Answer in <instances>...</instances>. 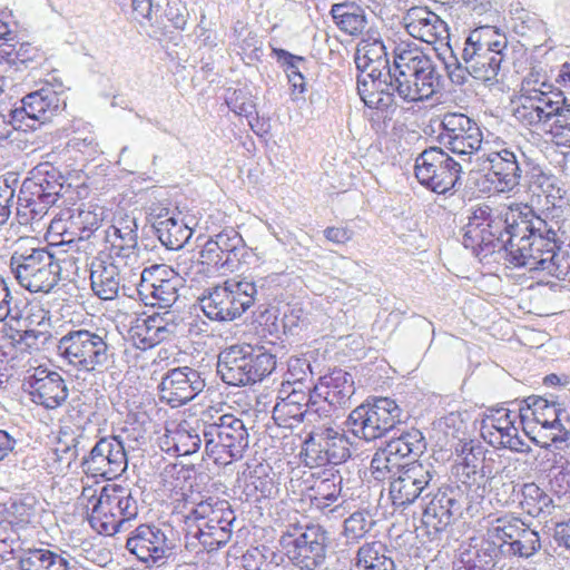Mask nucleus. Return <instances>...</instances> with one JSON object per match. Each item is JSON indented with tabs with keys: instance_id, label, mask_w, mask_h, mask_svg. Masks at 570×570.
Segmentation results:
<instances>
[{
	"instance_id": "f257e3e1",
	"label": "nucleus",
	"mask_w": 570,
	"mask_h": 570,
	"mask_svg": "<svg viewBox=\"0 0 570 570\" xmlns=\"http://www.w3.org/2000/svg\"><path fill=\"white\" fill-rule=\"evenodd\" d=\"M514 222V232H511L508 240L505 263L549 275L560 252L570 248V222H547L529 206L520 207Z\"/></svg>"
},
{
	"instance_id": "f03ea898",
	"label": "nucleus",
	"mask_w": 570,
	"mask_h": 570,
	"mask_svg": "<svg viewBox=\"0 0 570 570\" xmlns=\"http://www.w3.org/2000/svg\"><path fill=\"white\" fill-rule=\"evenodd\" d=\"M507 50L505 36L500 35L493 27L482 26L470 31L465 38L461 58L450 49V55L442 60L454 85L465 83L468 76L482 81H492L499 75Z\"/></svg>"
},
{
	"instance_id": "7ed1b4c3",
	"label": "nucleus",
	"mask_w": 570,
	"mask_h": 570,
	"mask_svg": "<svg viewBox=\"0 0 570 570\" xmlns=\"http://www.w3.org/2000/svg\"><path fill=\"white\" fill-rule=\"evenodd\" d=\"M393 52L394 68L389 69L390 88L403 102L429 100L440 82L432 58L406 42L397 45Z\"/></svg>"
},
{
	"instance_id": "20e7f679",
	"label": "nucleus",
	"mask_w": 570,
	"mask_h": 570,
	"mask_svg": "<svg viewBox=\"0 0 570 570\" xmlns=\"http://www.w3.org/2000/svg\"><path fill=\"white\" fill-rule=\"evenodd\" d=\"M139 491L120 484H106L99 491L82 489L80 500L90 525L100 534L112 535L135 520L139 512Z\"/></svg>"
},
{
	"instance_id": "39448f33",
	"label": "nucleus",
	"mask_w": 570,
	"mask_h": 570,
	"mask_svg": "<svg viewBox=\"0 0 570 570\" xmlns=\"http://www.w3.org/2000/svg\"><path fill=\"white\" fill-rule=\"evenodd\" d=\"M72 186L51 163H40L29 171L22 181L17 216L21 225L39 222L59 199L69 197Z\"/></svg>"
},
{
	"instance_id": "423d86ee",
	"label": "nucleus",
	"mask_w": 570,
	"mask_h": 570,
	"mask_svg": "<svg viewBox=\"0 0 570 570\" xmlns=\"http://www.w3.org/2000/svg\"><path fill=\"white\" fill-rule=\"evenodd\" d=\"M519 209L515 207L499 212L488 205L476 207L463 227L462 245L475 256L487 257L498 252L504 258Z\"/></svg>"
},
{
	"instance_id": "0eeeda50",
	"label": "nucleus",
	"mask_w": 570,
	"mask_h": 570,
	"mask_svg": "<svg viewBox=\"0 0 570 570\" xmlns=\"http://www.w3.org/2000/svg\"><path fill=\"white\" fill-rule=\"evenodd\" d=\"M276 364V356L264 346L235 344L219 353L217 373L228 385L245 386L263 381Z\"/></svg>"
},
{
	"instance_id": "6e6552de",
	"label": "nucleus",
	"mask_w": 570,
	"mask_h": 570,
	"mask_svg": "<svg viewBox=\"0 0 570 570\" xmlns=\"http://www.w3.org/2000/svg\"><path fill=\"white\" fill-rule=\"evenodd\" d=\"M57 348L68 364L83 373H102L114 363L115 348L106 333L72 330L59 340Z\"/></svg>"
},
{
	"instance_id": "1a4fd4ad",
	"label": "nucleus",
	"mask_w": 570,
	"mask_h": 570,
	"mask_svg": "<svg viewBox=\"0 0 570 570\" xmlns=\"http://www.w3.org/2000/svg\"><path fill=\"white\" fill-rule=\"evenodd\" d=\"M490 164L492 183L500 193H512L543 175L542 168L525 155L518 145L498 144L497 149L483 154Z\"/></svg>"
},
{
	"instance_id": "9d476101",
	"label": "nucleus",
	"mask_w": 570,
	"mask_h": 570,
	"mask_svg": "<svg viewBox=\"0 0 570 570\" xmlns=\"http://www.w3.org/2000/svg\"><path fill=\"white\" fill-rule=\"evenodd\" d=\"M261 296L262 287L256 282L229 278L204 295L199 305L209 320L230 322L240 317Z\"/></svg>"
},
{
	"instance_id": "9b49d317",
	"label": "nucleus",
	"mask_w": 570,
	"mask_h": 570,
	"mask_svg": "<svg viewBox=\"0 0 570 570\" xmlns=\"http://www.w3.org/2000/svg\"><path fill=\"white\" fill-rule=\"evenodd\" d=\"M203 438L206 454L217 465H227L244 458L249 434L242 419L222 414L204 425Z\"/></svg>"
},
{
	"instance_id": "f8f14e48",
	"label": "nucleus",
	"mask_w": 570,
	"mask_h": 570,
	"mask_svg": "<svg viewBox=\"0 0 570 570\" xmlns=\"http://www.w3.org/2000/svg\"><path fill=\"white\" fill-rule=\"evenodd\" d=\"M279 543L291 562L301 570H316L326 560L328 537L320 524H291Z\"/></svg>"
},
{
	"instance_id": "ddd939ff",
	"label": "nucleus",
	"mask_w": 570,
	"mask_h": 570,
	"mask_svg": "<svg viewBox=\"0 0 570 570\" xmlns=\"http://www.w3.org/2000/svg\"><path fill=\"white\" fill-rule=\"evenodd\" d=\"M9 266L19 285L31 293H49L60 278L59 262L46 248L14 252Z\"/></svg>"
},
{
	"instance_id": "4468645a",
	"label": "nucleus",
	"mask_w": 570,
	"mask_h": 570,
	"mask_svg": "<svg viewBox=\"0 0 570 570\" xmlns=\"http://www.w3.org/2000/svg\"><path fill=\"white\" fill-rule=\"evenodd\" d=\"M402 422V409L390 397H377L373 403L361 404L346 419L350 432L366 442L392 431Z\"/></svg>"
},
{
	"instance_id": "2eb2a0df",
	"label": "nucleus",
	"mask_w": 570,
	"mask_h": 570,
	"mask_svg": "<svg viewBox=\"0 0 570 570\" xmlns=\"http://www.w3.org/2000/svg\"><path fill=\"white\" fill-rule=\"evenodd\" d=\"M303 454L309 468H336L351 459V442L343 429L315 426L303 442Z\"/></svg>"
},
{
	"instance_id": "dca6fc26",
	"label": "nucleus",
	"mask_w": 570,
	"mask_h": 570,
	"mask_svg": "<svg viewBox=\"0 0 570 570\" xmlns=\"http://www.w3.org/2000/svg\"><path fill=\"white\" fill-rule=\"evenodd\" d=\"M419 183L436 194H446L461 187L462 166L442 147H430L415 159Z\"/></svg>"
},
{
	"instance_id": "f3484780",
	"label": "nucleus",
	"mask_w": 570,
	"mask_h": 570,
	"mask_svg": "<svg viewBox=\"0 0 570 570\" xmlns=\"http://www.w3.org/2000/svg\"><path fill=\"white\" fill-rule=\"evenodd\" d=\"M173 530L166 524L144 523L135 528L127 541L126 549L137 560L155 566L165 563L175 552L176 543Z\"/></svg>"
},
{
	"instance_id": "a211bd4d",
	"label": "nucleus",
	"mask_w": 570,
	"mask_h": 570,
	"mask_svg": "<svg viewBox=\"0 0 570 570\" xmlns=\"http://www.w3.org/2000/svg\"><path fill=\"white\" fill-rule=\"evenodd\" d=\"M438 142L459 156H471L480 150L483 135L479 124L462 112H445L440 116Z\"/></svg>"
},
{
	"instance_id": "6ab92c4d",
	"label": "nucleus",
	"mask_w": 570,
	"mask_h": 570,
	"mask_svg": "<svg viewBox=\"0 0 570 570\" xmlns=\"http://www.w3.org/2000/svg\"><path fill=\"white\" fill-rule=\"evenodd\" d=\"M465 503V490L460 485H444L432 494L422 513V524L431 540L439 539L449 529Z\"/></svg>"
},
{
	"instance_id": "aec40b11",
	"label": "nucleus",
	"mask_w": 570,
	"mask_h": 570,
	"mask_svg": "<svg viewBox=\"0 0 570 570\" xmlns=\"http://www.w3.org/2000/svg\"><path fill=\"white\" fill-rule=\"evenodd\" d=\"M252 256V249L247 247L242 235L232 227L210 237L200 250L204 263L215 272H234L240 264H248Z\"/></svg>"
},
{
	"instance_id": "412c9836",
	"label": "nucleus",
	"mask_w": 570,
	"mask_h": 570,
	"mask_svg": "<svg viewBox=\"0 0 570 570\" xmlns=\"http://www.w3.org/2000/svg\"><path fill=\"white\" fill-rule=\"evenodd\" d=\"M325 412L314 400L311 386L281 385L273 419L278 426L293 428L304 421L312 423Z\"/></svg>"
},
{
	"instance_id": "4be33fe9",
	"label": "nucleus",
	"mask_w": 570,
	"mask_h": 570,
	"mask_svg": "<svg viewBox=\"0 0 570 570\" xmlns=\"http://www.w3.org/2000/svg\"><path fill=\"white\" fill-rule=\"evenodd\" d=\"M87 475L112 480L127 470V454L119 436L99 439L88 454L81 459Z\"/></svg>"
},
{
	"instance_id": "5701e85b",
	"label": "nucleus",
	"mask_w": 570,
	"mask_h": 570,
	"mask_svg": "<svg viewBox=\"0 0 570 570\" xmlns=\"http://www.w3.org/2000/svg\"><path fill=\"white\" fill-rule=\"evenodd\" d=\"M104 209L98 206L66 207L52 218L50 229L60 234L66 243L88 240L96 236L102 223Z\"/></svg>"
},
{
	"instance_id": "b1692460",
	"label": "nucleus",
	"mask_w": 570,
	"mask_h": 570,
	"mask_svg": "<svg viewBox=\"0 0 570 570\" xmlns=\"http://www.w3.org/2000/svg\"><path fill=\"white\" fill-rule=\"evenodd\" d=\"M185 327L178 316L167 311L137 318L129 330V337L136 348L146 351L164 341L184 336Z\"/></svg>"
},
{
	"instance_id": "393cba45",
	"label": "nucleus",
	"mask_w": 570,
	"mask_h": 570,
	"mask_svg": "<svg viewBox=\"0 0 570 570\" xmlns=\"http://www.w3.org/2000/svg\"><path fill=\"white\" fill-rule=\"evenodd\" d=\"M517 417L519 414L515 411L504 406L487 409L480 426L482 438L494 448L524 452L525 444L515 426Z\"/></svg>"
},
{
	"instance_id": "a878e982",
	"label": "nucleus",
	"mask_w": 570,
	"mask_h": 570,
	"mask_svg": "<svg viewBox=\"0 0 570 570\" xmlns=\"http://www.w3.org/2000/svg\"><path fill=\"white\" fill-rule=\"evenodd\" d=\"M436 476L431 463L413 461L390 482V498L396 508H405L414 503L421 493L430 487Z\"/></svg>"
},
{
	"instance_id": "bb28decb",
	"label": "nucleus",
	"mask_w": 570,
	"mask_h": 570,
	"mask_svg": "<svg viewBox=\"0 0 570 570\" xmlns=\"http://www.w3.org/2000/svg\"><path fill=\"white\" fill-rule=\"evenodd\" d=\"M311 389L320 407L326 410L322 417H330L337 409L348 406L355 392L353 376L342 368H334L320 376Z\"/></svg>"
},
{
	"instance_id": "cd10ccee",
	"label": "nucleus",
	"mask_w": 570,
	"mask_h": 570,
	"mask_svg": "<svg viewBox=\"0 0 570 570\" xmlns=\"http://www.w3.org/2000/svg\"><path fill=\"white\" fill-rule=\"evenodd\" d=\"M205 379L199 371L189 366L169 370L158 386L160 401L173 409L194 400L205 387Z\"/></svg>"
},
{
	"instance_id": "c85d7f7f",
	"label": "nucleus",
	"mask_w": 570,
	"mask_h": 570,
	"mask_svg": "<svg viewBox=\"0 0 570 570\" xmlns=\"http://www.w3.org/2000/svg\"><path fill=\"white\" fill-rule=\"evenodd\" d=\"M110 257L136 261L138 257V225L134 213L118 208L111 224L102 232Z\"/></svg>"
},
{
	"instance_id": "c756f323",
	"label": "nucleus",
	"mask_w": 570,
	"mask_h": 570,
	"mask_svg": "<svg viewBox=\"0 0 570 570\" xmlns=\"http://www.w3.org/2000/svg\"><path fill=\"white\" fill-rule=\"evenodd\" d=\"M61 104L59 95L51 88L46 87L24 96L20 106L13 108L16 122L23 125V131L35 130L38 126L47 122L56 114Z\"/></svg>"
},
{
	"instance_id": "7c9ffc66",
	"label": "nucleus",
	"mask_w": 570,
	"mask_h": 570,
	"mask_svg": "<svg viewBox=\"0 0 570 570\" xmlns=\"http://www.w3.org/2000/svg\"><path fill=\"white\" fill-rule=\"evenodd\" d=\"M527 406L519 407V417L521 421L533 420L541 424L543 429L558 430V433L551 435V444L556 449H562L560 445L567 442L570 432L562 425V419L568 414L556 402H549L540 396H529L523 401Z\"/></svg>"
},
{
	"instance_id": "2f4dec72",
	"label": "nucleus",
	"mask_w": 570,
	"mask_h": 570,
	"mask_svg": "<svg viewBox=\"0 0 570 570\" xmlns=\"http://www.w3.org/2000/svg\"><path fill=\"white\" fill-rule=\"evenodd\" d=\"M24 385L28 386L31 401L48 410L59 407L68 396V390L61 375L46 368H36Z\"/></svg>"
},
{
	"instance_id": "473e14b6",
	"label": "nucleus",
	"mask_w": 570,
	"mask_h": 570,
	"mask_svg": "<svg viewBox=\"0 0 570 570\" xmlns=\"http://www.w3.org/2000/svg\"><path fill=\"white\" fill-rule=\"evenodd\" d=\"M233 527L234 522L222 524L220 521L188 527L185 533V548L196 556L218 551L230 541Z\"/></svg>"
},
{
	"instance_id": "72a5a7b5",
	"label": "nucleus",
	"mask_w": 570,
	"mask_h": 570,
	"mask_svg": "<svg viewBox=\"0 0 570 570\" xmlns=\"http://www.w3.org/2000/svg\"><path fill=\"white\" fill-rule=\"evenodd\" d=\"M208 421L202 417L195 426L184 421L173 428H167L161 438V449L174 455H190L196 453L204 442L203 429Z\"/></svg>"
},
{
	"instance_id": "f704fd0d",
	"label": "nucleus",
	"mask_w": 570,
	"mask_h": 570,
	"mask_svg": "<svg viewBox=\"0 0 570 570\" xmlns=\"http://www.w3.org/2000/svg\"><path fill=\"white\" fill-rule=\"evenodd\" d=\"M404 23L410 36L430 45L449 38L446 23L423 7L411 8L404 17Z\"/></svg>"
},
{
	"instance_id": "c9c22d12",
	"label": "nucleus",
	"mask_w": 570,
	"mask_h": 570,
	"mask_svg": "<svg viewBox=\"0 0 570 570\" xmlns=\"http://www.w3.org/2000/svg\"><path fill=\"white\" fill-rule=\"evenodd\" d=\"M236 515L227 500L217 497H208L195 503L186 515L188 527L217 523L228 524L235 522Z\"/></svg>"
},
{
	"instance_id": "e433bc0d",
	"label": "nucleus",
	"mask_w": 570,
	"mask_h": 570,
	"mask_svg": "<svg viewBox=\"0 0 570 570\" xmlns=\"http://www.w3.org/2000/svg\"><path fill=\"white\" fill-rule=\"evenodd\" d=\"M110 256L95 257L90 264V283L94 293L101 299H114L120 286L118 266L110 261Z\"/></svg>"
},
{
	"instance_id": "4c0bfd02",
	"label": "nucleus",
	"mask_w": 570,
	"mask_h": 570,
	"mask_svg": "<svg viewBox=\"0 0 570 570\" xmlns=\"http://www.w3.org/2000/svg\"><path fill=\"white\" fill-rule=\"evenodd\" d=\"M343 476L338 469L327 468L318 473L311 487V505L317 510H325L342 497Z\"/></svg>"
},
{
	"instance_id": "58836bf2",
	"label": "nucleus",
	"mask_w": 570,
	"mask_h": 570,
	"mask_svg": "<svg viewBox=\"0 0 570 570\" xmlns=\"http://www.w3.org/2000/svg\"><path fill=\"white\" fill-rule=\"evenodd\" d=\"M498 554L493 542L483 539L479 544H469L461 551L453 570H493Z\"/></svg>"
},
{
	"instance_id": "ea45409f",
	"label": "nucleus",
	"mask_w": 570,
	"mask_h": 570,
	"mask_svg": "<svg viewBox=\"0 0 570 570\" xmlns=\"http://www.w3.org/2000/svg\"><path fill=\"white\" fill-rule=\"evenodd\" d=\"M350 570H395V563L384 543L372 541L358 548Z\"/></svg>"
},
{
	"instance_id": "a19ab883",
	"label": "nucleus",
	"mask_w": 570,
	"mask_h": 570,
	"mask_svg": "<svg viewBox=\"0 0 570 570\" xmlns=\"http://www.w3.org/2000/svg\"><path fill=\"white\" fill-rule=\"evenodd\" d=\"M331 16L336 27L348 36L361 35L367 24L364 9L355 2L333 4Z\"/></svg>"
},
{
	"instance_id": "79ce46f5",
	"label": "nucleus",
	"mask_w": 570,
	"mask_h": 570,
	"mask_svg": "<svg viewBox=\"0 0 570 570\" xmlns=\"http://www.w3.org/2000/svg\"><path fill=\"white\" fill-rule=\"evenodd\" d=\"M153 228L160 243L173 250L180 249L193 235V230L180 216L154 220Z\"/></svg>"
},
{
	"instance_id": "37998d69",
	"label": "nucleus",
	"mask_w": 570,
	"mask_h": 570,
	"mask_svg": "<svg viewBox=\"0 0 570 570\" xmlns=\"http://www.w3.org/2000/svg\"><path fill=\"white\" fill-rule=\"evenodd\" d=\"M523 521L512 514H504L489 521L484 540L493 542L495 550L503 552Z\"/></svg>"
},
{
	"instance_id": "c03bdc74",
	"label": "nucleus",
	"mask_w": 570,
	"mask_h": 570,
	"mask_svg": "<svg viewBox=\"0 0 570 570\" xmlns=\"http://www.w3.org/2000/svg\"><path fill=\"white\" fill-rule=\"evenodd\" d=\"M455 452L461 459L460 466L458 469V475L464 487L468 485V481L473 476L474 471L478 470L481 462H483L485 449L481 442L470 440L461 442L456 448Z\"/></svg>"
},
{
	"instance_id": "a18cd8bd",
	"label": "nucleus",
	"mask_w": 570,
	"mask_h": 570,
	"mask_svg": "<svg viewBox=\"0 0 570 570\" xmlns=\"http://www.w3.org/2000/svg\"><path fill=\"white\" fill-rule=\"evenodd\" d=\"M521 494L520 505L531 517H547L554 509L551 497L535 483L523 484Z\"/></svg>"
},
{
	"instance_id": "49530a36",
	"label": "nucleus",
	"mask_w": 570,
	"mask_h": 570,
	"mask_svg": "<svg viewBox=\"0 0 570 570\" xmlns=\"http://www.w3.org/2000/svg\"><path fill=\"white\" fill-rule=\"evenodd\" d=\"M521 99L522 104H534L547 111H551L557 117H561L563 105L566 104L563 92L552 89V86L546 82H542L540 88L528 90L527 94L522 95Z\"/></svg>"
},
{
	"instance_id": "de8ad7c7",
	"label": "nucleus",
	"mask_w": 570,
	"mask_h": 570,
	"mask_svg": "<svg viewBox=\"0 0 570 570\" xmlns=\"http://www.w3.org/2000/svg\"><path fill=\"white\" fill-rule=\"evenodd\" d=\"M387 452L394 453L400 460L410 455H419L425 449L424 436L417 429L404 430L386 442Z\"/></svg>"
},
{
	"instance_id": "09e8293b",
	"label": "nucleus",
	"mask_w": 570,
	"mask_h": 570,
	"mask_svg": "<svg viewBox=\"0 0 570 570\" xmlns=\"http://www.w3.org/2000/svg\"><path fill=\"white\" fill-rule=\"evenodd\" d=\"M405 468L399 456L387 452V445L379 449L370 463V471L374 480L391 482Z\"/></svg>"
},
{
	"instance_id": "8fccbe9b",
	"label": "nucleus",
	"mask_w": 570,
	"mask_h": 570,
	"mask_svg": "<svg viewBox=\"0 0 570 570\" xmlns=\"http://www.w3.org/2000/svg\"><path fill=\"white\" fill-rule=\"evenodd\" d=\"M0 47V63L6 62L14 66L17 69L20 66H28L29 63L38 62L42 59L40 50L28 42H22L17 46L12 41L4 43Z\"/></svg>"
},
{
	"instance_id": "3c124183",
	"label": "nucleus",
	"mask_w": 570,
	"mask_h": 570,
	"mask_svg": "<svg viewBox=\"0 0 570 570\" xmlns=\"http://www.w3.org/2000/svg\"><path fill=\"white\" fill-rule=\"evenodd\" d=\"M541 548L537 531L523 522L518 532L510 540L503 553L519 558H530Z\"/></svg>"
},
{
	"instance_id": "603ef678",
	"label": "nucleus",
	"mask_w": 570,
	"mask_h": 570,
	"mask_svg": "<svg viewBox=\"0 0 570 570\" xmlns=\"http://www.w3.org/2000/svg\"><path fill=\"white\" fill-rule=\"evenodd\" d=\"M147 269L141 273V287L148 292L160 307L171 306L178 298L179 281L177 278H156L149 283L146 278Z\"/></svg>"
},
{
	"instance_id": "864d4df0",
	"label": "nucleus",
	"mask_w": 570,
	"mask_h": 570,
	"mask_svg": "<svg viewBox=\"0 0 570 570\" xmlns=\"http://www.w3.org/2000/svg\"><path fill=\"white\" fill-rule=\"evenodd\" d=\"M286 371L281 385H289V387L312 386L313 367L311 361L305 356H291L286 362Z\"/></svg>"
},
{
	"instance_id": "5fc2aeb1",
	"label": "nucleus",
	"mask_w": 570,
	"mask_h": 570,
	"mask_svg": "<svg viewBox=\"0 0 570 570\" xmlns=\"http://www.w3.org/2000/svg\"><path fill=\"white\" fill-rule=\"evenodd\" d=\"M509 13L517 33L525 36L528 33L546 32L544 22L535 13L525 10L520 1L510 4Z\"/></svg>"
},
{
	"instance_id": "6e6d98bb",
	"label": "nucleus",
	"mask_w": 570,
	"mask_h": 570,
	"mask_svg": "<svg viewBox=\"0 0 570 570\" xmlns=\"http://www.w3.org/2000/svg\"><path fill=\"white\" fill-rule=\"evenodd\" d=\"M494 464L495 460L493 458H487L484 454L483 462H481L478 470L474 471L473 476L468 481V485L464 489L471 492L472 499L478 500L484 498L491 487V481L497 474Z\"/></svg>"
},
{
	"instance_id": "4d7b16f0",
	"label": "nucleus",
	"mask_w": 570,
	"mask_h": 570,
	"mask_svg": "<svg viewBox=\"0 0 570 570\" xmlns=\"http://www.w3.org/2000/svg\"><path fill=\"white\" fill-rule=\"evenodd\" d=\"M355 65L361 72H365L371 66L379 65L389 68L386 47L384 43L357 45Z\"/></svg>"
},
{
	"instance_id": "13d9d810",
	"label": "nucleus",
	"mask_w": 570,
	"mask_h": 570,
	"mask_svg": "<svg viewBox=\"0 0 570 570\" xmlns=\"http://www.w3.org/2000/svg\"><path fill=\"white\" fill-rule=\"evenodd\" d=\"M371 513L366 510L353 512L344 521L343 535L346 542H358L374 525Z\"/></svg>"
},
{
	"instance_id": "bf43d9fd",
	"label": "nucleus",
	"mask_w": 570,
	"mask_h": 570,
	"mask_svg": "<svg viewBox=\"0 0 570 570\" xmlns=\"http://www.w3.org/2000/svg\"><path fill=\"white\" fill-rule=\"evenodd\" d=\"M212 267H207L204 263V258L199 256V259L195 258L191 253L179 254L175 262V269H173L178 276L191 282L198 281L203 275L209 273Z\"/></svg>"
},
{
	"instance_id": "052dcab7",
	"label": "nucleus",
	"mask_w": 570,
	"mask_h": 570,
	"mask_svg": "<svg viewBox=\"0 0 570 570\" xmlns=\"http://www.w3.org/2000/svg\"><path fill=\"white\" fill-rule=\"evenodd\" d=\"M550 472L551 490L559 497H570V462L563 456L554 459Z\"/></svg>"
},
{
	"instance_id": "680f3d73",
	"label": "nucleus",
	"mask_w": 570,
	"mask_h": 570,
	"mask_svg": "<svg viewBox=\"0 0 570 570\" xmlns=\"http://www.w3.org/2000/svg\"><path fill=\"white\" fill-rule=\"evenodd\" d=\"M515 117L523 125L532 127L550 125V121L557 118L551 111H547L540 106L522 102L515 110Z\"/></svg>"
},
{
	"instance_id": "e2e57ef3",
	"label": "nucleus",
	"mask_w": 570,
	"mask_h": 570,
	"mask_svg": "<svg viewBox=\"0 0 570 570\" xmlns=\"http://www.w3.org/2000/svg\"><path fill=\"white\" fill-rule=\"evenodd\" d=\"M50 547L29 548L18 560V570H49Z\"/></svg>"
},
{
	"instance_id": "0e129e2a",
	"label": "nucleus",
	"mask_w": 570,
	"mask_h": 570,
	"mask_svg": "<svg viewBox=\"0 0 570 570\" xmlns=\"http://www.w3.org/2000/svg\"><path fill=\"white\" fill-rule=\"evenodd\" d=\"M272 56L276 59L278 66L284 70L286 77L304 72L307 69V59L303 56H296L282 48H273Z\"/></svg>"
},
{
	"instance_id": "69168bd1",
	"label": "nucleus",
	"mask_w": 570,
	"mask_h": 570,
	"mask_svg": "<svg viewBox=\"0 0 570 570\" xmlns=\"http://www.w3.org/2000/svg\"><path fill=\"white\" fill-rule=\"evenodd\" d=\"M389 85L390 80L385 81L384 86L374 88L375 91L371 92V96L367 97V99H364V104L368 108H375L379 110L390 109L394 105L395 97H397V95Z\"/></svg>"
},
{
	"instance_id": "338daca9",
	"label": "nucleus",
	"mask_w": 570,
	"mask_h": 570,
	"mask_svg": "<svg viewBox=\"0 0 570 570\" xmlns=\"http://www.w3.org/2000/svg\"><path fill=\"white\" fill-rule=\"evenodd\" d=\"M49 562V570H83L73 556L58 548H51Z\"/></svg>"
},
{
	"instance_id": "774afa93",
	"label": "nucleus",
	"mask_w": 570,
	"mask_h": 570,
	"mask_svg": "<svg viewBox=\"0 0 570 570\" xmlns=\"http://www.w3.org/2000/svg\"><path fill=\"white\" fill-rule=\"evenodd\" d=\"M549 132L558 146L570 147V120L557 117L551 124Z\"/></svg>"
}]
</instances>
